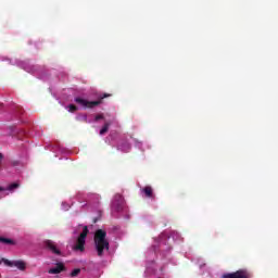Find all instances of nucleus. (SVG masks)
Wrapping results in <instances>:
<instances>
[{
	"instance_id": "nucleus-15",
	"label": "nucleus",
	"mask_w": 278,
	"mask_h": 278,
	"mask_svg": "<svg viewBox=\"0 0 278 278\" xmlns=\"http://www.w3.org/2000/svg\"><path fill=\"white\" fill-rule=\"evenodd\" d=\"M115 199H117V201H123V197L121 194L115 195Z\"/></svg>"
},
{
	"instance_id": "nucleus-7",
	"label": "nucleus",
	"mask_w": 278,
	"mask_h": 278,
	"mask_svg": "<svg viewBox=\"0 0 278 278\" xmlns=\"http://www.w3.org/2000/svg\"><path fill=\"white\" fill-rule=\"evenodd\" d=\"M66 270V267L63 263H58L56 267L50 268L48 270L49 275H60V273H64Z\"/></svg>"
},
{
	"instance_id": "nucleus-9",
	"label": "nucleus",
	"mask_w": 278,
	"mask_h": 278,
	"mask_svg": "<svg viewBox=\"0 0 278 278\" xmlns=\"http://www.w3.org/2000/svg\"><path fill=\"white\" fill-rule=\"evenodd\" d=\"M0 242L9 247H15L16 244V241L14 239L5 238V237H0Z\"/></svg>"
},
{
	"instance_id": "nucleus-13",
	"label": "nucleus",
	"mask_w": 278,
	"mask_h": 278,
	"mask_svg": "<svg viewBox=\"0 0 278 278\" xmlns=\"http://www.w3.org/2000/svg\"><path fill=\"white\" fill-rule=\"evenodd\" d=\"M79 273H81V269L76 268L71 273V277H77V275H79Z\"/></svg>"
},
{
	"instance_id": "nucleus-14",
	"label": "nucleus",
	"mask_w": 278,
	"mask_h": 278,
	"mask_svg": "<svg viewBox=\"0 0 278 278\" xmlns=\"http://www.w3.org/2000/svg\"><path fill=\"white\" fill-rule=\"evenodd\" d=\"M103 118H104L103 114H98L96 115L94 121L97 123L98 121H103Z\"/></svg>"
},
{
	"instance_id": "nucleus-8",
	"label": "nucleus",
	"mask_w": 278,
	"mask_h": 278,
	"mask_svg": "<svg viewBox=\"0 0 278 278\" xmlns=\"http://www.w3.org/2000/svg\"><path fill=\"white\" fill-rule=\"evenodd\" d=\"M16 188H21V185L18 182H13L9 185L8 188L0 187V192H5V190L12 192L13 190H16Z\"/></svg>"
},
{
	"instance_id": "nucleus-11",
	"label": "nucleus",
	"mask_w": 278,
	"mask_h": 278,
	"mask_svg": "<svg viewBox=\"0 0 278 278\" xmlns=\"http://www.w3.org/2000/svg\"><path fill=\"white\" fill-rule=\"evenodd\" d=\"M110 129V123H105L104 126L100 130V136H105Z\"/></svg>"
},
{
	"instance_id": "nucleus-2",
	"label": "nucleus",
	"mask_w": 278,
	"mask_h": 278,
	"mask_svg": "<svg viewBox=\"0 0 278 278\" xmlns=\"http://www.w3.org/2000/svg\"><path fill=\"white\" fill-rule=\"evenodd\" d=\"M108 97H112V94L111 93L99 94L96 101H88L84 98H75V103H78V105H81V108H87L88 110H92L98 105H101V103H103V99H108Z\"/></svg>"
},
{
	"instance_id": "nucleus-5",
	"label": "nucleus",
	"mask_w": 278,
	"mask_h": 278,
	"mask_svg": "<svg viewBox=\"0 0 278 278\" xmlns=\"http://www.w3.org/2000/svg\"><path fill=\"white\" fill-rule=\"evenodd\" d=\"M2 262L5 264V266H15V268H18V270H25L26 265L23 261H10L8 258H2Z\"/></svg>"
},
{
	"instance_id": "nucleus-10",
	"label": "nucleus",
	"mask_w": 278,
	"mask_h": 278,
	"mask_svg": "<svg viewBox=\"0 0 278 278\" xmlns=\"http://www.w3.org/2000/svg\"><path fill=\"white\" fill-rule=\"evenodd\" d=\"M142 192L148 199H153V188H151L150 186L144 187L142 189Z\"/></svg>"
},
{
	"instance_id": "nucleus-4",
	"label": "nucleus",
	"mask_w": 278,
	"mask_h": 278,
	"mask_svg": "<svg viewBox=\"0 0 278 278\" xmlns=\"http://www.w3.org/2000/svg\"><path fill=\"white\" fill-rule=\"evenodd\" d=\"M253 274L247 268L238 269L233 273L224 274L222 278H252Z\"/></svg>"
},
{
	"instance_id": "nucleus-12",
	"label": "nucleus",
	"mask_w": 278,
	"mask_h": 278,
	"mask_svg": "<svg viewBox=\"0 0 278 278\" xmlns=\"http://www.w3.org/2000/svg\"><path fill=\"white\" fill-rule=\"evenodd\" d=\"M67 108H68V112H72V113L77 112V106L75 104H70Z\"/></svg>"
},
{
	"instance_id": "nucleus-6",
	"label": "nucleus",
	"mask_w": 278,
	"mask_h": 278,
	"mask_svg": "<svg viewBox=\"0 0 278 278\" xmlns=\"http://www.w3.org/2000/svg\"><path fill=\"white\" fill-rule=\"evenodd\" d=\"M45 247L46 249L51 251V253H54V255H62V252L60 251V249H58V245H55V242H53L52 240H46Z\"/></svg>"
},
{
	"instance_id": "nucleus-1",
	"label": "nucleus",
	"mask_w": 278,
	"mask_h": 278,
	"mask_svg": "<svg viewBox=\"0 0 278 278\" xmlns=\"http://www.w3.org/2000/svg\"><path fill=\"white\" fill-rule=\"evenodd\" d=\"M94 249L98 257H103L105 251H110V241L108 240V232L103 229H98L93 237Z\"/></svg>"
},
{
	"instance_id": "nucleus-16",
	"label": "nucleus",
	"mask_w": 278,
	"mask_h": 278,
	"mask_svg": "<svg viewBox=\"0 0 278 278\" xmlns=\"http://www.w3.org/2000/svg\"><path fill=\"white\" fill-rule=\"evenodd\" d=\"M0 264H1V261H0Z\"/></svg>"
},
{
	"instance_id": "nucleus-3",
	"label": "nucleus",
	"mask_w": 278,
	"mask_h": 278,
	"mask_svg": "<svg viewBox=\"0 0 278 278\" xmlns=\"http://www.w3.org/2000/svg\"><path fill=\"white\" fill-rule=\"evenodd\" d=\"M86 238H88V226H85L81 233L76 240V244L73 247L75 251L84 252L86 250Z\"/></svg>"
}]
</instances>
